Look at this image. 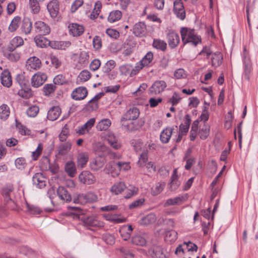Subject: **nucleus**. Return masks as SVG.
Here are the masks:
<instances>
[{"label": "nucleus", "mask_w": 258, "mask_h": 258, "mask_svg": "<svg viewBox=\"0 0 258 258\" xmlns=\"http://www.w3.org/2000/svg\"><path fill=\"white\" fill-rule=\"evenodd\" d=\"M69 208L75 211L73 213L79 215L78 218L88 229H90L91 227H102L104 226L103 222L98 220L94 216H82L81 217L80 216L83 214V212L80 207H69Z\"/></svg>", "instance_id": "f257e3e1"}, {"label": "nucleus", "mask_w": 258, "mask_h": 258, "mask_svg": "<svg viewBox=\"0 0 258 258\" xmlns=\"http://www.w3.org/2000/svg\"><path fill=\"white\" fill-rule=\"evenodd\" d=\"M181 40L183 45L190 43L196 46L201 43V38L195 32L194 29L187 27H181L180 30Z\"/></svg>", "instance_id": "f03ea898"}, {"label": "nucleus", "mask_w": 258, "mask_h": 258, "mask_svg": "<svg viewBox=\"0 0 258 258\" xmlns=\"http://www.w3.org/2000/svg\"><path fill=\"white\" fill-rule=\"evenodd\" d=\"M173 14L180 20H184L186 17L185 10L181 0H175L173 2Z\"/></svg>", "instance_id": "7ed1b4c3"}, {"label": "nucleus", "mask_w": 258, "mask_h": 258, "mask_svg": "<svg viewBox=\"0 0 258 258\" xmlns=\"http://www.w3.org/2000/svg\"><path fill=\"white\" fill-rule=\"evenodd\" d=\"M166 86V83L164 81H156L149 88V93L150 95L159 94L164 90Z\"/></svg>", "instance_id": "20e7f679"}, {"label": "nucleus", "mask_w": 258, "mask_h": 258, "mask_svg": "<svg viewBox=\"0 0 258 258\" xmlns=\"http://www.w3.org/2000/svg\"><path fill=\"white\" fill-rule=\"evenodd\" d=\"M2 194L7 203L12 201V198L14 195V187L13 184L8 183L2 188Z\"/></svg>", "instance_id": "39448f33"}, {"label": "nucleus", "mask_w": 258, "mask_h": 258, "mask_svg": "<svg viewBox=\"0 0 258 258\" xmlns=\"http://www.w3.org/2000/svg\"><path fill=\"white\" fill-rule=\"evenodd\" d=\"M149 253L152 258H167L162 247L153 245L149 249Z\"/></svg>", "instance_id": "423d86ee"}, {"label": "nucleus", "mask_w": 258, "mask_h": 258, "mask_svg": "<svg viewBox=\"0 0 258 258\" xmlns=\"http://www.w3.org/2000/svg\"><path fill=\"white\" fill-rule=\"evenodd\" d=\"M47 79V76L45 73L38 72L34 74L31 78L32 86L38 88L42 85Z\"/></svg>", "instance_id": "0eeeda50"}, {"label": "nucleus", "mask_w": 258, "mask_h": 258, "mask_svg": "<svg viewBox=\"0 0 258 258\" xmlns=\"http://www.w3.org/2000/svg\"><path fill=\"white\" fill-rule=\"evenodd\" d=\"M136 43L132 36H129L123 43V47L124 49L123 51V54L124 56L130 55L133 51V49L135 47Z\"/></svg>", "instance_id": "6e6552de"}, {"label": "nucleus", "mask_w": 258, "mask_h": 258, "mask_svg": "<svg viewBox=\"0 0 258 258\" xmlns=\"http://www.w3.org/2000/svg\"><path fill=\"white\" fill-rule=\"evenodd\" d=\"M166 38L168 45L171 48L176 47L180 42L179 35L174 31L169 30L167 34Z\"/></svg>", "instance_id": "1a4fd4ad"}, {"label": "nucleus", "mask_w": 258, "mask_h": 258, "mask_svg": "<svg viewBox=\"0 0 258 258\" xmlns=\"http://www.w3.org/2000/svg\"><path fill=\"white\" fill-rule=\"evenodd\" d=\"M80 181L86 184H93L96 181L94 175L89 171H83L79 176Z\"/></svg>", "instance_id": "9d476101"}, {"label": "nucleus", "mask_w": 258, "mask_h": 258, "mask_svg": "<svg viewBox=\"0 0 258 258\" xmlns=\"http://www.w3.org/2000/svg\"><path fill=\"white\" fill-rule=\"evenodd\" d=\"M153 53L151 51L148 52L135 66V70L137 71L142 69L144 67L148 66L153 60Z\"/></svg>", "instance_id": "9b49d317"}, {"label": "nucleus", "mask_w": 258, "mask_h": 258, "mask_svg": "<svg viewBox=\"0 0 258 258\" xmlns=\"http://www.w3.org/2000/svg\"><path fill=\"white\" fill-rule=\"evenodd\" d=\"M34 28L36 32L39 33V35H45L49 34L50 32L49 26L41 21H38L35 23Z\"/></svg>", "instance_id": "f8f14e48"}, {"label": "nucleus", "mask_w": 258, "mask_h": 258, "mask_svg": "<svg viewBox=\"0 0 258 258\" xmlns=\"http://www.w3.org/2000/svg\"><path fill=\"white\" fill-rule=\"evenodd\" d=\"M148 160V156L147 152L146 151H144L141 155L139 158V160L138 162V165L139 166H146V168L151 171V169H152L154 171H155V166L154 165V164L151 162H148L146 163Z\"/></svg>", "instance_id": "ddd939ff"}, {"label": "nucleus", "mask_w": 258, "mask_h": 258, "mask_svg": "<svg viewBox=\"0 0 258 258\" xmlns=\"http://www.w3.org/2000/svg\"><path fill=\"white\" fill-rule=\"evenodd\" d=\"M88 91L86 88L79 87L74 90L71 94L73 99L76 100H83L86 97Z\"/></svg>", "instance_id": "4468645a"}, {"label": "nucleus", "mask_w": 258, "mask_h": 258, "mask_svg": "<svg viewBox=\"0 0 258 258\" xmlns=\"http://www.w3.org/2000/svg\"><path fill=\"white\" fill-rule=\"evenodd\" d=\"M68 28L70 34L74 37L79 36L84 32V27L77 23L70 24Z\"/></svg>", "instance_id": "2eb2a0df"}, {"label": "nucleus", "mask_w": 258, "mask_h": 258, "mask_svg": "<svg viewBox=\"0 0 258 258\" xmlns=\"http://www.w3.org/2000/svg\"><path fill=\"white\" fill-rule=\"evenodd\" d=\"M140 114L139 110L137 107H133L128 110L121 119L136 120Z\"/></svg>", "instance_id": "dca6fc26"}, {"label": "nucleus", "mask_w": 258, "mask_h": 258, "mask_svg": "<svg viewBox=\"0 0 258 258\" xmlns=\"http://www.w3.org/2000/svg\"><path fill=\"white\" fill-rule=\"evenodd\" d=\"M47 9L50 16L55 18L57 17L59 11V4L57 0H52L47 6Z\"/></svg>", "instance_id": "f3484780"}, {"label": "nucleus", "mask_w": 258, "mask_h": 258, "mask_svg": "<svg viewBox=\"0 0 258 258\" xmlns=\"http://www.w3.org/2000/svg\"><path fill=\"white\" fill-rule=\"evenodd\" d=\"M187 196L184 195L181 196L176 197L174 198H170L167 199L164 204V207H167L170 206L179 205L181 204L183 202L185 201L187 199Z\"/></svg>", "instance_id": "a211bd4d"}, {"label": "nucleus", "mask_w": 258, "mask_h": 258, "mask_svg": "<svg viewBox=\"0 0 258 258\" xmlns=\"http://www.w3.org/2000/svg\"><path fill=\"white\" fill-rule=\"evenodd\" d=\"M120 123L122 126L123 127L125 130L129 132L136 131L139 127L136 120L120 119Z\"/></svg>", "instance_id": "6ab92c4d"}, {"label": "nucleus", "mask_w": 258, "mask_h": 258, "mask_svg": "<svg viewBox=\"0 0 258 258\" xmlns=\"http://www.w3.org/2000/svg\"><path fill=\"white\" fill-rule=\"evenodd\" d=\"M1 80L2 84L7 88L12 85V79L10 72L8 70H5L1 74Z\"/></svg>", "instance_id": "aec40b11"}, {"label": "nucleus", "mask_w": 258, "mask_h": 258, "mask_svg": "<svg viewBox=\"0 0 258 258\" xmlns=\"http://www.w3.org/2000/svg\"><path fill=\"white\" fill-rule=\"evenodd\" d=\"M32 181L33 184L39 188H42L46 185V178L40 173H37L33 176Z\"/></svg>", "instance_id": "412c9836"}, {"label": "nucleus", "mask_w": 258, "mask_h": 258, "mask_svg": "<svg viewBox=\"0 0 258 258\" xmlns=\"http://www.w3.org/2000/svg\"><path fill=\"white\" fill-rule=\"evenodd\" d=\"M174 128L171 127H167L160 133V140L163 144H166L169 142L172 135Z\"/></svg>", "instance_id": "4be33fe9"}, {"label": "nucleus", "mask_w": 258, "mask_h": 258, "mask_svg": "<svg viewBox=\"0 0 258 258\" xmlns=\"http://www.w3.org/2000/svg\"><path fill=\"white\" fill-rule=\"evenodd\" d=\"M95 119L94 118L90 119L87 122H86L82 126L79 127L78 130H76V133L79 135H84L88 133L89 131L94 125Z\"/></svg>", "instance_id": "5701e85b"}, {"label": "nucleus", "mask_w": 258, "mask_h": 258, "mask_svg": "<svg viewBox=\"0 0 258 258\" xmlns=\"http://www.w3.org/2000/svg\"><path fill=\"white\" fill-rule=\"evenodd\" d=\"M133 33L137 36L142 37L146 33V26L144 23H136L133 27Z\"/></svg>", "instance_id": "b1692460"}, {"label": "nucleus", "mask_w": 258, "mask_h": 258, "mask_svg": "<svg viewBox=\"0 0 258 258\" xmlns=\"http://www.w3.org/2000/svg\"><path fill=\"white\" fill-rule=\"evenodd\" d=\"M93 196H94V195L91 193L88 194H80L74 197V202L83 205L90 202L91 201L90 199Z\"/></svg>", "instance_id": "393cba45"}, {"label": "nucleus", "mask_w": 258, "mask_h": 258, "mask_svg": "<svg viewBox=\"0 0 258 258\" xmlns=\"http://www.w3.org/2000/svg\"><path fill=\"white\" fill-rule=\"evenodd\" d=\"M5 56L10 61H17L20 57V53L15 51V49L10 50L8 47H6L4 51Z\"/></svg>", "instance_id": "a878e982"}, {"label": "nucleus", "mask_w": 258, "mask_h": 258, "mask_svg": "<svg viewBox=\"0 0 258 258\" xmlns=\"http://www.w3.org/2000/svg\"><path fill=\"white\" fill-rule=\"evenodd\" d=\"M61 112L59 106H53L48 110L47 117L50 120H55L60 115Z\"/></svg>", "instance_id": "bb28decb"}, {"label": "nucleus", "mask_w": 258, "mask_h": 258, "mask_svg": "<svg viewBox=\"0 0 258 258\" xmlns=\"http://www.w3.org/2000/svg\"><path fill=\"white\" fill-rule=\"evenodd\" d=\"M133 230L132 225H124L120 229L119 232L122 239L126 241L130 239Z\"/></svg>", "instance_id": "cd10ccee"}, {"label": "nucleus", "mask_w": 258, "mask_h": 258, "mask_svg": "<svg viewBox=\"0 0 258 258\" xmlns=\"http://www.w3.org/2000/svg\"><path fill=\"white\" fill-rule=\"evenodd\" d=\"M105 163V160L104 158H97L90 163V166L92 170L97 171L104 166Z\"/></svg>", "instance_id": "c85d7f7f"}, {"label": "nucleus", "mask_w": 258, "mask_h": 258, "mask_svg": "<svg viewBox=\"0 0 258 258\" xmlns=\"http://www.w3.org/2000/svg\"><path fill=\"white\" fill-rule=\"evenodd\" d=\"M58 197L62 201L69 202L71 201V196L67 189L63 186H59L57 190Z\"/></svg>", "instance_id": "c756f323"}, {"label": "nucleus", "mask_w": 258, "mask_h": 258, "mask_svg": "<svg viewBox=\"0 0 258 258\" xmlns=\"http://www.w3.org/2000/svg\"><path fill=\"white\" fill-rule=\"evenodd\" d=\"M117 167V162L112 161L106 165L104 170L107 173L109 174L110 173L112 174V176H114L115 175L118 174Z\"/></svg>", "instance_id": "7c9ffc66"}, {"label": "nucleus", "mask_w": 258, "mask_h": 258, "mask_svg": "<svg viewBox=\"0 0 258 258\" xmlns=\"http://www.w3.org/2000/svg\"><path fill=\"white\" fill-rule=\"evenodd\" d=\"M72 147V143L70 142L61 143L57 147L58 154L63 156L67 154Z\"/></svg>", "instance_id": "2f4dec72"}, {"label": "nucleus", "mask_w": 258, "mask_h": 258, "mask_svg": "<svg viewBox=\"0 0 258 258\" xmlns=\"http://www.w3.org/2000/svg\"><path fill=\"white\" fill-rule=\"evenodd\" d=\"M156 220V215L153 213H151L142 217L140 220L139 223L141 225H147L154 223Z\"/></svg>", "instance_id": "473e14b6"}, {"label": "nucleus", "mask_w": 258, "mask_h": 258, "mask_svg": "<svg viewBox=\"0 0 258 258\" xmlns=\"http://www.w3.org/2000/svg\"><path fill=\"white\" fill-rule=\"evenodd\" d=\"M32 22L29 18H24L21 25V30L25 34H28L30 33L32 30Z\"/></svg>", "instance_id": "72a5a7b5"}, {"label": "nucleus", "mask_w": 258, "mask_h": 258, "mask_svg": "<svg viewBox=\"0 0 258 258\" xmlns=\"http://www.w3.org/2000/svg\"><path fill=\"white\" fill-rule=\"evenodd\" d=\"M23 39L20 36H16L11 40L10 44L7 47L10 50L16 49V48L23 45Z\"/></svg>", "instance_id": "f704fd0d"}, {"label": "nucleus", "mask_w": 258, "mask_h": 258, "mask_svg": "<svg viewBox=\"0 0 258 258\" xmlns=\"http://www.w3.org/2000/svg\"><path fill=\"white\" fill-rule=\"evenodd\" d=\"M180 184V182L177 180V169H175L173 170L171 178V182L169 184V188L171 190L176 189Z\"/></svg>", "instance_id": "c9c22d12"}, {"label": "nucleus", "mask_w": 258, "mask_h": 258, "mask_svg": "<svg viewBox=\"0 0 258 258\" xmlns=\"http://www.w3.org/2000/svg\"><path fill=\"white\" fill-rule=\"evenodd\" d=\"M126 186L123 182H117L115 183L111 187L110 191L115 195H118L123 191Z\"/></svg>", "instance_id": "e433bc0d"}, {"label": "nucleus", "mask_w": 258, "mask_h": 258, "mask_svg": "<svg viewBox=\"0 0 258 258\" xmlns=\"http://www.w3.org/2000/svg\"><path fill=\"white\" fill-rule=\"evenodd\" d=\"M49 45L53 48L64 49L71 45L70 41H50Z\"/></svg>", "instance_id": "4c0bfd02"}, {"label": "nucleus", "mask_w": 258, "mask_h": 258, "mask_svg": "<svg viewBox=\"0 0 258 258\" xmlns=\"http://www.w3.org/2000/svg\"><path fill=\"white\" fill-rule=\"evenodd\" d=\"M223 56L220 52L213 53L211 57L212 65L217 67L220 66L222 62Z\"/></svg>", "instance_id": "58836bf2"}, {"label": "nucleus", "mask_w": 258, "mask_h": 258, "mask_svg": "<svg viewBox=\"0 0 258 258\" xmlns=\"http://www.w3.org/2000/svg\"><path fill=\"white\" fill-rule=\"evenodd\" d=\"M122 17V13L119 10H114L111 11L107 18V20L110 23H114L119 21Z\"/></svg>", "instance_id": "ea45409f"}, {"label": "nucleus", "mask_w": 258, "mask_h": 258, "mask_svg": "<svg viewBox=\"0 0 258 258\" xmlns=\"http://www.w3.org/2000/svg\"><path fill=\"white\" fill-rule=\"evenodd\" d=\"M18 94L19 96L26 99L32 97L33 95L32 90L30 88L26 87L22 88L18 91Z\"/></svg>", "instance_id": "a19ab883"}, {"label": "nucleus", "mask_w": 258, "mask_h": 258, "mask_svg": "<svg viewBox=\"0 0 258 258\" xmlns=\"http://www.w3.org/2000/svg\"><path fill=\"white\" fill-rule=\"evenodd\" d=\"M27 63L28 65L30 66L31 69L34 70L39 69L41 64L40 60L35 56L29 58L28 59Z\"/></svg>", "instance_id": "79ce46f5"}, {"label": "nucleus", "mask_w": 258, "mask_h": 258, "mask_svg": "<svg viewBox=\"0 0 258 258\" xmlns=\"http://www.w3.org/2000/svg\"><path fill=\"white\" fill-rule=\"evenodd\" d=\"M34 41L37 46L41 48L45 47L47 45L49 44V43H50V41L42 36L41 35L35 36L34 38Z\"/></svg>", "instance_id": "37998d69"}, {"label": "nucleus", "mask_w": 258, "mask_h": 258, "mask_svg": "<svg viewBox=\"0 0 258 258\" xmlns=\"http://www.w3.org/2000/svg\"><path fill=\"white\" fill-rule=\"evenodd\" d=\"M177 232L173 230L167 231L165 233V240L167 242H173L177 238Z\"/></svg>", "instance_id": "c03bdc74"}, {"label": "nucleus", "mask_w": 258, "mask_h": 258, "mask_svg": "<svg viewBox=\"0 0 258 258\" xmlns=\"http://www.w3.org/2000/svg\"><path fill=\"white\" fill-rule=\"evenodd\" d=\"M152 45L156 49L163 51H164L167 47L166 42L159 39H154Z\"/></svg>", "instance_id": "a18cd8bd"}, {"label": "nucleus", "mask_w": 258, "mask_h": 258, "mask_svg": "<svg viewBox=\"0 0 258 258\" xmlns=\"http://www.w3.org/2000/svg\"><path fill=\"white\" fill-rule=\"evenodd\" d=\"M65 170L70 177H74L76 173L75 164L73 162H69L66 163Z\"/></svg>", "instance_id": "49530a36"}, {"label": "nucleus", "mask_w": 258, "mask_h": 258, "mask_svg": "<svg viewBox=\"0 0 258 258\" xmlns=\"http://www.w3.org/2000/svg\"><path fill=\"white\" fill-rule=\"evenodd\" d=\"M111 121L109 119H104L99 121L96 125L98 131H106L111 125Z\"/></svg>", "instance_id": "de8ad7c7"}, {"label": "nucleus", "mask_w": 258, "mask_h": 258, "mask_svg": "<svg viewBox=\"0 0 258 258\" xmlns=\"http://www.w3.org/2000/svg\"><path fill=\"white\" fill-rule=\"evenodd\" d=\"M102 8V3L100 1H97L95 5L94 8L90 14V18L91 19H95L97 18L100 12L101 11V9Z\"/></svg>", "instance_id": "09e8293b"}, {"label": "nucleus", "mask_w": 258, "mask_h": 258, "mask_svg": "<svg viewBox=\"0 0 258 258\" xmlns=\"http://www.w3.org/2000/svg\"><path fill=\"white\" fill-rule=\"evenodd\" d=\"M88 161V155L85 153H81L79 155L77 160L78 167L83 168Z\"/></svg>", "instance_id": "8fccbe9b"}, {"label": "nucleus", "mask_w": 258, "mask_h": 258, "mask_svg": "<svg viewBox=\"0 0 258 258\" xmlns=\"http://www.w3.org/2000/svg\"><path fill=\"white\" fill-rule=\"evenodd\" d=\"M56 88L55 85L52 84L45 85L43 88L44 95L46 96H51L54 92Z\"/></svg>", "instance_id": "3c124183"}, {"label": "nucleus", "mask_w": 258, "mask_h": 258, "mask_svg": "<svg viewBox=\"0 0 258 258\" xmlns=\"http://www.w3.org/2000/svg\"><path fill=\"white\" fill-rule=\"evenodd\" d=\"M10 115L9 107L7 105L3 104L0 106V118L6 120Z\"/></svg>", "instance_id": "603ef678"}, {"label": "nucleus", "mask_w": 258, "mask_h": 258, "mask_svg": "<svg viewBox=\"0 0 258 258\" xmlns=\"http://www.w3.org/2000/svg\"><path fill=\"white\" fill-rule=\"evenodd\" d=\"M132 243L135 245L143 246L146 244V240L141 235H136L132 238Z\"/></svg>", "instance_id": "864d4df0"}, {"label": "nucleus", "mask_w": 258, "mask_h": 258, "mask_svg": "<svg viewBox=\"0 0 258 258\" xmlns=\"http://www.w3.org/2000/svg\"><path fill=\"white\" fill-rule=\"evenodd\" d=\"M29 5L33 14H37L40 11V7L38 0H29Z\"/></svg>", "instance_id": "5fc2aeb1"}, {"label": "nucleus", "mask_w": 258, "mask_h": 258, "mask_svg": "<svg viewBox=\"0 0 258 258\" xmlns=\"http://www.w3.org/2000/svg\"><path fill=\"white\" fill-rule=\"evenodd\" d=\"M21 21V18L19 16L15 17L12 21L9 29L11 32H14L18 28Z\"/></svg>", "instance_id": "6e6d98bb"}, {"label": "nucleus", "mask_w": 258, "mask_h": 258, "mask_svg": "<svg viewBox=\"0 0 258 258\" xmlns=\"http://www.w3.org/2000/svg\"><path fill=\"white\" fill-rule=\"evenodd\" d=\"M89 55L88 52L81 51L79 54L78 62L80 64H86L88 63Z\"/></svg>", "instance_id": "4d7b16f0"}, {"label": "nucleus", "mask_w": 258, "mask_h": 258, "mask_svg": "<svg viewBox=\"0 0 258 258\" xmlns=\"http://www.w3.org/2000/svg\"><path fill=\"white\" fill-rule=\"evenodd\" d=\"M165 183H157L156 185L152 188L151 193L153 196H157L164 189Z\"/></svg>", "instance_id": "13d9d810"}, {"label": "nucleus", "mask_w": 258, "mask_h": 258, "mask_svg": "<svg viewBox=\"0 0 258 258\" xmlns=\"http://www.w3.org/2000/svg\"><path fill=\"white\" fill-rule=\"evenodd\" d=\"M138 191L139 189L138 187L134 186H131L130 188L127 189L126 194L124 197L126 199H130L131 197L136 196L138 194Z\"/></svg>", "instance_id": "bf43d9fd"}, {"label": "nucleus", "mask_w": 258, "mask_h": 258, "mask_svg": "<svg viewBox=\"0 0 258 258\" xmlns=\"http://www.w3.org/2000/svg\"><path fill=\"white\" fill-rule=\"evenodd\" d=\"M115 66V62L113 60H109L102 67V71L105 73H109Z\"/></svg>", "instance_id": "052dcab7"}, {"label": "nucleus", "mask_w": 258, "mask_h": 258, "mask_svg": "<svg viewBox=\"0 0 258 258\" xmlns=\"http://www.w3.org/2000/svg\"><path fill=\"white\" fill-rule=\"evenodd\" d=\"M91 77V73L88 70H85L80 73L78 78L80 82H85L89 80Z\"/></svg>", "instance_id": "680f3d73"}, {"label": "nucleus", "mask_w": 258, "mask_h": 258, "mask_svg": "<svg viewBox=\"0 0 258 258\" xmlns=\"http://www.w3.org/2000/svg\"><path fill=\"white\" fill-rule=\"evenodd\" d=\"M108 144L114 149L117 150L120 148V145L117 142V140L115 139L113 135L109 136L107 139Z\"/></svg>", "instance_id": "e2e57ef3"}, {"label": "nucleus", "mask_w": 258, "mask_h": 258, "mask_svg": "<svg viewBox=\"0 0 258 258\" xmlns=\"http://www.w3.org/2000/svg\"><path fill=\"white\" fill-rule=\"evenodd\" d=\"M54 85H62L67 83L66 77L62 74L56 76L53 80Z\"/></svg>", "instance_id": "0e129e2a"}, {"label": "nucleus", "mask_w": 258, "mask_h": 258, "mask_svg": "<svg viewBox=\"0 0 258 258\" xmlns=\"http://www.w3.org/2000/svg\"><path fill=\"white\" fill-rule=\"evenodd\" d=\"M39 111V107L36 105H33L30 107L26 111L27 114L32 117H35Z\"/></svg>", "instance_id": "69168bd1"}, {"label": "nucleus", "mask_w": 258, "mask_h": 258, "mask_svg": "<svg viewBox=\"0 0 258 258\" xmlns=\"http://www.w3.org/2000/svg\"><path fill=\"white\" fill-rule=\"evenodd\" d=\"M210 127L207 124H205L199 132L200 138L205 140L209 135Z\"/></svg>", "instance_id": "338daca9"}, {"label": "nucleus", "mask_w": 258, "mask_h": 258, "mask_svg": "<svg viewBox=\"0 0 258 258\" xmlns=\"http://www.w3.org/2000/svg\"><path fill=\"white\" fill-rule=\"evenodd\" d=\"M145 202V199L144 198H141L138 199L133 203H132L128 206L130 209H135L138 208H139L143 205Z\"/></svg>", "instance_id": "774afa93"}]
</instances>
